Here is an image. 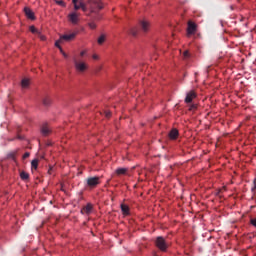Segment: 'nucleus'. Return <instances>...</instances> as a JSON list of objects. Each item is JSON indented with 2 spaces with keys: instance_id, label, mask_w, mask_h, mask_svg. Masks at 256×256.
Listing matches in <instances>:
<instances>
[{
  "instance_id": "1",
  "label": "nucleus",
  "mask_w": 256,
  "mask_h": 256,
  "mask_svg": "<svg viewBox=\"0 0 256 256\" xmlns=\"http://www.w3.org/2000/svg\"><path fill=\"white\" fill-rule=\"evenodd\" d=\"M73 63H74V69L76 73L83 75V73H87V71H89V64L83 59L79 57H74Z\"/></svg>"
},
{
  "instance_id": "2",
  "label": "nucleus",
  "mask_w": 256,
  "mask_h": 256,
  "mask_svg": "<svg viewBox=\"0 0 256 256\" xmlns=\"http://www.w3.org/2000/svg\"><path fill=\"white\" fill-rule=\"evenodd\" d=\"M155 245L160 251H167L169 247V244L167 243V241H165V238L161 236L156 238Z\"/></svg>"
},
{
  "instance_id": "3",
  "label": "nucleus",
  "mask_w": 256,
  "mask_h": 256,
  "mask_svg": "<svg viewBox=\"0 0 256 256\" xmlns=\"http://www.w3.org/2000/svg\"><path fill=\"white\" fill-rule=\"evenodd\" d=\"M90 11L92 13H97V11H101L103 9V3H101V0H90Z\"/></svg>"
},
{
  "instance_id": "4",
  "label": "nucleus",
  "mask_w": 256,
  "mask_h": 256,
  "mask_svg": "<svg viewBox=\"0 0 256 256\" xmlns=\"http://www.w3.org/2000/svg\"><path fill=\"white\" fill-rule=\"evenodd\" d=\"M81 14L77 11H72L68 14V21L72 23V25H77L79 23V18Z\"/></svg>"
},
{
  "instance_id": "5",
  "label": "nucleus",
  "mask_w": 256,
  "mask_h": 256,
  "mask_svg": "<svg viewBox=\"0 0 256 256\" xmlns=\"http://www.w3.org/2000/svg\"><path fill=\"white\" fill-rule=\"evenodd\" d=\"M72 3L74 5L75 11H79V9H82V11H87V5H85V2L83 0H72Z\"/></svg>"
},
{
  "instance_id": "6",
  "label": "nucleus",
  "mask_w": 256,
  "mask_h": 256,
  "mask_svg": "<svg viewBox=\"0 0 256 256\" xmlns=\"http://www.w3.org/2000/svg\"><path fill=\"white\" fill-rule=\"evenodd\" d=\"M75 37H77V32L64 34V35L60 36V41H62V43L73 41V39H75Z\"/></svg>"
},
{
  "instance_id": "7",
  "label": "nucleus",
  "mask_w": 256,
  "mask_h": 256,
  "mask_svg": "<svg viewBox=\"0 0 256 256\" xmlns=\"http://www.w3.org/2000/svg\"><path fill=\"white\" fill-rule=\"evenodd\" d=\"M140 27L144 33H147V31H149V29L151 27V23H149V21H147V20H142V21H140Z\"/></svg>"
},
{
  "instance_id": "8",
  "label": "nucleus",
  "mask_w": 256,
  "mask_h": 256,
  "mask_svg": "<svg viewBox=\"0 0 256 256\" xmlns=\"http://www.w3.org/2000/svg\"><path fill=\"white\" fill-rule=\"evenodd\" d=\"M195 31H197V25L193 22H188L187 33L188 35H194Z\"/></svg>"
},
{
  "instance_id": "9",
  "label": "nucleus",
  "mask_w": 256,
  "mask_h": 256,
  "mask_svg": "<svg viewBox=\"0 0 256 256\" xmlns=\"http://www.w3.org/2000/svg\"><path fill=\"white\" fill-rule=\"evenodd\" d=\"M87 184L89 187H96V185H99V177L88 178Z\"/></svg>"
},
{
  "instance_id": "10",
  "label": "nucleus",
  "mask_w": 256,
  "mask_h": 256,
  "mask_svg": "<svg viewBox=\"0 0 256 256\" xmlns=\"http://www.w3.org/2000/svg\"><path fill=\"white\" fill-rule=\"evenodd\" d=\"M195 97H197V94L195 93V91L188 92L185 98V103H191V101H193Z\"/></svg>"
},
{
  "instance_id": "11",
  "label": "nucleus",
  "mask_w": 256,
  "mask_h": 256,
  "mask_svg": "<svg viewBox=\"0 0 256 256\" xmlns=\"http://www.w3.org/2000/svg\"><path fill=\"white\" fill-rule=\"evenodd\" d=\"M24 12H25V15L28 19H35V14L33 13V11L31 9H29L28 7L24 8Z\"/></svg>"
},
{
  "instance_id": "12",
  "label": "nucleus",
  "mask_w": 256,
  "mask_h": 256,
  "mask_svg": "<svg viewBox=\"0 0 256 256\" xmlns=\"http://www.w3.org/2000/svg\"><path fill=\"white\" fill-rule=\"evenodd\" d=\"M29 85H31V81L29 80V78L22 79V81H21L22 89H28Z\"/></svg>"
},
{
  "instance_id": "13",
  "label": "nucleus",
  "mask_w": 256,
  "mask_h": 256,
  "mask_svg": "<svg viewBox=\"0 0 256 256\" xmlns=\"http://www.w3.org/2000/svg\"><path fill=\"white\" fill-rule=\"evenodd\" d=\"M106 39H107V36L105 34L100 35L97 40L98 45H103Z\"/></svg>"
},
{
  "instance_id": "14",
  "label": "nucleus",
  "mask_w": 256,
  "mask_h": 256,
  "mask_svg": "<svg viewBox=\"0 0 256 256\" xmlns=\"http://www.w3.org/2000/svg\"><path fill=\"white\" fill-rule=\"evenodd\" d=\"M169 137H170V139H176L177 137H179V131H177V129H173L169 133Z\"/></svg>"
},
{
  "instance_id": "15",
  "label": "nucleus",
  "mask_w": 256,
  "mask_h": 256,
  "mask_svg": "<svg viewBox=\"0 0 256 256\" xmlns=\"http://www.w3.org/2000/svg\"><path fill=\"white\" fill-rule=\"evenodd\" d=\"M84 213H87V215H89V213H91L93 211V205L91 204H87L84 208H83Z\"/></svg>"
},
{
  "instance_id": "16",
  "label": "nucleus",
  "mask_w": 256,
  "mask_h": 256,
  "mask_svg": "<svg viewBox=\"0 0 256 256\" xmlns=\"http://www.w3.org/2000/svg\"><path fill=\"white\" fill-rule=\"evenodd\" d=\"M50 131L51 129L47 125L42 126V129H41L42 135H49Z\"/></svg>"
},
{
  "instance_id": "17",
  "label": "nucleus",
  "mask_w": 256,
  "mask_h": 256,
  "mask_svg": "<svg viewBox=\"0 0 256 256\" xmlns=\"http://www.w3.org/2000/svg\"><path fill=\"white\" fill-rule=\"evenodd\" d=\"M121 211H122L123 215H129V206L122 204Z\"/></svg>"
},
{
  "instance_id": "18",
  "label": "nucleus",
  "mask_w": 256,
  "mask_h": 256,
  "mask_svg": "<svg viewBox=\"0 0 256 256\" xmlns=\"http://www.w3.org/2000/svg\"><path fill=\"white\" fill-rule=\"evenodd\" d=\"M125 173H127V169L126 168H118L116 170V174L117 175H125Z\"/></svg>"
},
{
  "instance_id": "19",
  "label": "nucleus",
  "mask_w": 256,
  "mask_h": 256,
  "mask_svg": "<svg viewBox=\"0 0 256 256\" xmlns=\"http://www.w3.org/2000/svg\"><path fill=\"white\" fill-rule=\"evenodd\" d=\"M20 177H21V179H23V181H25V180L29 179V174L26 172H21Z\"/></svg>"
},
{
  "instance_id": "20",
  "label": "nucleus",
  "mask_w": 256,
  "mask_h": 256,
  "mask_svg": "<svg viewBox=\"0 0 256 256\" xmlns=\"http://www.w3.org/2000/svg\"><path fill=\"white\" fill-rule=\"evenodd\" d=\"M38 165H39V161L37 159L31 162L32 169H37Z\"/></svg>"
},
{
  "instance_id": "21",
  "label": "nucleus",
  "mask_w": 256,
  "mask_h": 256,
  "mask_svg": "<svg viewBox=\"0 0 256 256\" xmlns=\"http://www.w3.org/2000/svg\"><path fill=\"white\" fill-rule=\"evenodd\" d=\"M55 3L57 5H60V7H66V4L63 0H55Z\"/></svg>"
},
{
  "instance_id": "22",
  "label": "nucleus",
  "mask_w": 256,
  "mask_h": 256,
  "mask_svg": "<svg viewBox=\"0 0 256 256\" xmlns=\"http://www.w3.org/2000/svg\"><path fill=\"white\" fill-rule=\"evenodd\" d=\"M30 31L31 33H34V35H38L39 30H37V28H35V26H30Z\"/></svg>"
},
{
  "instance_id": "23",
  "label": "nucleus",
  "mask_w": 256,
  "mask_h": 256,
  "mask_svg": "<svg viewBox=\"0 0 256 256\" xmlns=\"http://www.w3.org/2000/svg\"><path fill=\"white\" fill-rule=\"evenodd\" d=\"M61 43H63V41H61V38H59V40L55 42V47H57L58 49H61Z\"/></svg>"
},
{
  "instance_id": "24",
  "label": "nucleus",
  "mask_w": 256,
  "mask_h": 256,
  "mask_svg": "<svg viewBox=\"0 0 256 256\" xmlns=\"http://www.w3.org/2000/svg\"><path fill=\"white\" fill-rule=\"evenodd\" d=\"M88 26L90 27V29H97V24H95V22H90Z\"/></svg>"
},
{
  "instance_id": "25",
  "label": "nucleus",
  "mask_w": 256,
  "mask_h": 256,
  "mask_svg": "<svg viewBox=\"0 0 256 256\" xmlns=\"http://www.w3.org/2000/svg\"><path fill=\"white\" fill-rule=\"evenodd\" d=\"M85 55H87V50H82L78 56L79 59H81V57H85Z\"/></svg>"
},
{
  "instance_id": "26",
  "label": "nucleus",
  "mask_w": 256,
  "mask_h": 256,
  "mask_svg": "<svg viewBox=\"0 0 256 256\" xmlns=\"http://www.w3.org/2000/svg\"><path fill=\"white\" fill-rule=\"evenodd\" d=\"M38 37L39 39H41V41H45L46 39V37L43 34H41V32L38 33Z\"/></svg>"
},
{
  "instance_id": "27",
  "label": "nucleus",
  "mask_w": 256,
  "mask_h": 256,
  "mask_svg": "<svg viewBox=\"0 0 256 256\" xmlns=\"http://www.w3.org/2000/svg\"><path fill=\"white\" fill-rule=\"evenodd\" d=\"M43 103L45 105H49V103H51V100L49 98H46V99L43 100Z\"/></svg>"
},
{
  "instance_id": "28",
  "label": "nucleus",
  "mask_w": 256,
  "mask_h": 256,
  "mask_svg": "<svg viewBox=\"0 0 256 256\" xmlns=\"http://www.w3.org/2000/svg\"><path fill=\"white\" fill-rule=\"evenodd\" d=\"M92 59H94L95 61H99V55L93 54Z\"/></svg>"
},
{
  "instance_id": "29",
  "label": "nucleus",
  "mask_w": 256,
  "mask_h": 256,
  "mask_svg": "<svg viewBox=\"0 0 256 256\" xmlns=\"http://www.w3.org/2000/svg\"><path fill=\"white\" fill-rule=\"evenodd\" d=\"M183 56H184L185 59H187V57H189V51H185V52L183 53Z\"/></svg>"
},
{
  "instance_id": "30",
  "label": "nucleus",
  "mask_w": 256,
  "mask_h": 256,
  "mask_svg": "<svg viewBox=\"0 0 256 256\" xmlns=\"http://www.w3.org/2000/svg\"><path fill=\"white\" fill-rule=\"evenodd\" d=\"M29 152H26L24 155H23V159H27V157H29Z\"/></svg>"
},
{
  "instance_id": "31",
  "label": "nucleus",
  "mask_w": 256,
  "mask_h": 256,
  "mask_svg": "<svg viewBox=\"0 0 256 256\" xmlns=\"http://www.w3.org/2000/svg\"><path fill=\"white\" fill-rule=\"evenodd\" d=\"M251 223H252V225H253L254 227H256V219H252V220H251Z\"/></svg>"
},
{
  "instance_id": "32",
  "label": "nucleus",
  "mask_w": 256,
  "mask_h": 256,
  "mask_svg": "<svg viewBox=\"0 0 256 256\" xmlns=\"http://www.w3.org/2000/svg\"><path fill=\"white\" fill-rule=\"evenodd\" d=\"M105 116H106V117H111V112H109V111H108V112H105Z\"/></svg>"
},
{
  "instance_id": "33",
  "label": "nucleus",
  "mask_w": 256,
  "mask_h": 256,
  "mask_svg": "<svg viewBox=\"0 0 256 256\" xmlns=\"http://www.w3.org/2000/svg\"><path fill=\"white\" fill-rule=\"evenodd\" d=\"M59 51H60V53H61L62 55L65 53V51H63V48H62V47L59 48Z\"/></svg>"
},
{
  "instance_id": "34",
  "label": "nucleus",
  "mask_w": 256,
  "mask_h": 256,
  "mask_svg": "<svg viewBox=\"0 0 256 256\" xmlns=\"http://www.w3.org/2000/svg\"><path fill=\"white\" fill-rule=\"evenodd\" d=\"M62 55H63V57H65V59H67V57H68L67 53L64 52Z\"/></svg>"
},
{
  "instance_id": "35",
  "label": "nucleus",
  "mask_w": 256,
  "mask_h": 256,
  "mask_svg": "<svg viewBox=\"0 0 256 256\" xmlns=\"http://www.w3.org/2000/svg\"><path fill=\"white\" fill-rule=\"evenodd\" d=\"M132 35H137V33H135V32H132Z\"/></svg>"
},
{
  "instance_id": "36",
  "label": "nucleus",
  "mask_w": 256,
  "mask_h": 256,
  "mask_svg": "<svg viewBox=\"0 0 256 256\" xmlns=\"http://www.w3.org/2000/svg\"><path fill=\"white\" fill-rule=\"evenodd\" d=\"M190 109H195V106H192Z\"/></svg>"
}]
</instances>
